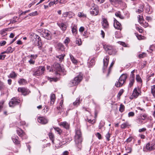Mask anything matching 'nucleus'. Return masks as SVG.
I'll use <instances>...</instances> for the list:
<instances>
[{
    "label": "nucleus",
    "instance_id": "nucleus-1",
    "mask_svg": "<svg viewBox=\"0 0 155 155\" xmlns=\"http://www.w3.org/2000/svg\"><path fill=\"white\" fill-rule=\"evenodd\" d=\"M82 138L81 131L80 130L76 131L74 141L76 147L78 150H80L82 148L81 143L82 141Z\"/></svg>",
    "mask_w": 155,
    "mask_h": 155
},
{
    "label": "nucleus",
    "instance_id": "nucleus-2",
    "mask_svg": "<svg viewBox=\"0 0 155 155\" xmlns=\"http://www.w3.org/2000/svg\"><path fill=\"white\" fill-rule=\"evenodd\" d=\"M45 70V68L44 66L38 67L33 71V75L35 77L44 74Z\"/></svg>",
    "mask_w": 155,
    "mask_h": 155
},
{
    "label": "nucleus",
    "instance_id": "nucleus-3",
    "mask_svg": "<svg viewBox=\"0 0 155 155\" xmlns=\"http://www.w3.org/2000/svg\"><path fill=\"white\" fill-rule=\"evenodd\" d=\"M32 43L35 45L41 46L42 45L41 40L39 36L35 34L31 35Z\"/></svg>",
    "mask_w": 155,
    "mask_h": 155
},
{
    "label": "nucleus",
    "instance_id": "nucleus-4",
    "mask_svg": "<svg viewBox=\"0 0 155 155\" xmlns=\"http://www.w3.org/2000/svg\"><path fill=\"white\" fill-rule=\"evenodd\" d=\"M82 76L81 75H79L75 77L73 80L71 81L68 84L69 86L72 87L78 85L82 80Z\"/></svg>",
    "mask_w": 155,
    "mask_h": 155
},
{
    "label": "nucleus",
    "instance_id": "nucleus-5",
    "mask_svg": "<svg viewBox=\"0 0 155 155\" xmlns=\"http://www.w3.org/2000/svg\"><path fill=\"white\" fill-rule=\"evenodd\" d=\"M127 78V76L125 74H122L120 77L118 81L115 83V86L117 87L122 86L125 83Z\"/></svg>",
    "mask_w": 155,
    "mask_h": 155
},
{
    "label": "nucleus",
    "instance_id": "nucleus-6",
    "mask_svg": "<svg viewBox=\"0 0 155 155\" xmlns=\"http://www.w3.org/2000/svg\"><path fill=\"white\" fill-rule=\"evenodd\" d=\"M90 14L91 15L94 16L97 15L99 13L98 7L94 3L92 4L90 9Z\"/></svg>",
    "mask_w": 155,
    "mask_h": 155
},
{
    "label": "nucleus",
    "instance_id": "nucleus-7",
    "mask_svg": "<svg viewBox=\"0 0 155 155\" xmlns=\"http://www.w3.org/2000/svg\"><path fill=\"white\" fill-rule=\"evenodd\" d=\"M21 102V100L18 99L17 97H13L11 99L9 103L10 107H14L16 105L18 104Z\"/></svg>",
    "mask_w": 155,
    "mask_h": 155
},
{
    "label": "nucleus",
    "instance_id": "nucleus-8",
    "mask_svg": "<svg viewBox=\"0 0 155 155\" xmlns=\"http://www.w3.org/2000/svg\"><path fill=\"white\" fill-rule=\"evenodd\" d=\"M18 92H21L25 96L31 92L28 89L25 87H18Z\"/></svg>",
    "mask_w": 155,
    "mask_h": 155
},
{
    "label": "nucleus",
    "instance_id": "nucleus-9",
    "mask_svg": "<svg viewBox=\"0 0 155 155\" xmlns=\"http://www.w3.org/2000/svg\"><path fill=\"white\" fill-rule=\"evenodd\" d=\"M140 91L139 88L137 89L135 88L134 90L133 93L132 94V97H130V98L132 99L134 98H137L140 94Z\"/></svg>",
    "mask_w": 155,
    "mask_h": 155
},
{
    "label": "nucleus",
    "instance_id": "nucleus-10",
    "mask_svg": "<svg viewBox=\"0 0 155 155\" xmlns=\"http://www.w3.org/2000/svg\"><path fill=\"white\" fill-rule=\"evenodd\" d=\"M62 71V69L60 64L58 63H54L53 65L52 71Z\"/></svg>",
    "mask_w": 155,
    "mask_h": 155
},
{
    "label": "nucleus",
    "instance_id": "nucleus-11",
    "mask_svg": "<svg viewBox=\"0 0 155 155\" xmlns=\"http://www.w3.org/2000/svg\"><path fill=\"white\" fill-rule=\"evenodd\" d=\"M101 23L103 27L105 29H107L109 28V23L106 18H102Z\"/></svg>",
    "mask_w": 155,
    "mask_h": 155
},
{
    "label": "nucleus",
    "instance_id": "nucleus-12",
    "mask_svg": "<svg viewBox=\"0 0 155 155\" xmlns=\"http://www.w3.org/2000/svg\"><path fill=\"white\" fill-rule=\"evenodd\" d=\"M38 122L41 124H47L48 120L45 117H39L38 118Z\"/></svg>",
    "mask_w": 155,
    "mask_h": 155
},
{
    "label": "nucleus",
    "instance_id": "nucleus-13",
    "mask_svg": "<svg viewBox=\"0 0 155 155\" xmlns=\"http://www.w3.org/2000/svg\"><path fill=\"white\" fill-rule=\"evenodd\" d=\"M114 25L115 29L120 30L121 29V26L120 23L118 22L115 19H114Z\"/></svg>",
    "mask_w": 155,
    "mask_h": 155
},
{
    "label": "nucleus",
    "instance_id": "nucleus-14",
    "mask_svg": "<svg viewBox=\"0 0 155 155\" xmlns=\"http://www.w3.org/2000/svg\"><path fill=\"white\" fill-rule=\"evenodd\" d=\"M66 142L62 141H60L59 140H57L56 141L55 143V146L56 147L58 148L62 146L64 144L66 143Z\"/></svg>",
    "mask_w": 155,
    "mask_h": 155
},
{
    "label": "nucleus",
    "instance_id": "nucleus-15",
    "mask_svg": "<svg viewBox=\"0 0 155 155\" xmlns=\"http://www.w3.org/2000/svg\"><path fill=\"white\" fill-rule=\"evenodd\" d=\"M17 132L18 135L20 137H21L22 139L25 138L24 137L25 134L23 131L21 129L18 128L16 130ZM25 138H26L25 137Z\"/></svg>",
    "mask_w": 155,
    "mask_h": 155
},
{
    "label": "nucleus",
    "instance_id": "nucleus-16",
    "mask_svg": "<svg viewBox=\"0 0 155 155\" xmlns=\"http://www.w3.org/2000/svg\"><path fill=\"white\" fill-rule=\"evenodd\" d=\"M59 125L67 129H69L70 126L69 124L66 121L61 122L59 123Z\"/></svg>",
    "mask_w": 155,
    "mask_h": 155
},
{
    "label": "nucleus",
    "instance_id": "nucleus-17",
    "mask_svg": "<svg viewBox=\"0 0 155 155\" xmlns=\"http://www.w3.org/2000/svg\"><path fill=\"white\" fill-rule=\"evenodd\" d=\"M18 139V137L16 135H14L12 137V140L13 142L16 144H19L20 143V142Z\"/></svg>",
    "mask_w": 155,
    "mask_h": 155
},
{
    "label": "nucleus",
    "instance_id": "nucleus-18",
    "mask_svg": "<svg viewBox=\"0 0 155 155\" xmlns=\"http://www.w3.org/2000/svg\"><path fill=\"white\" fill-rule=\"evenodd\" d=\"M109 58L108 56H107L105 57V58L104 59L103 61L104 66V69L105 68H106L108 64Z\"/></svg>",
    "mask_w": 155,
    "mask_h": 155
},
{
    "label": "nucleus",
    "instance_id": "nucleus-19",
    "mask_svg": "<svg viewBox=\"0 0 155 155\" xmlns=\"http://www.w3.org/2000/svg\"><path fill=\"white\" fill-rule=\"evenodd\" d=\"M48 30H46L44 29H37V31L41 34V35H42L43 37L44 36V35L47 33L48 32Z\"/></svg>",
    "mask_w": 155,
    "mask_h": 155
},
{
    "label": "nucleus",
    "instance_id": "nucleus-20",
    "mask_svg": "<svg viewBox=\"0 0 155 155\" xmlns=\"http://www.w3.org/2000/svg\"><path fill=\"white\" fill-rule=\"evenodd\" d=\"M43 37L48 40H50L51 38V35L50 32L48 31L46 34L44 35Z\"/></svg>",
    "mask_w": 155,
    "mask_h": 155
},
{
    "label": "nucleus",
    "instance_id": "nucleus-21",
    "mask_svg": "<svg viewBox=\"0 0 155 155\" xmlns=\"http://www.w3.org/2000/svg\"><path fill=\"white\" fill-rule=\"evenodd\" d=\"M134 78L133 75H132L131 76H130V83L129 84V86L130 87H132L134 82Z\"/></svg>",
    "mask_w": 155,
    "mask_h": 155
},
{
    "label": "nucleus",
    "instance_id": "nucleus-22",
    "mask_svg": "<svg viewBox=\"0 0 155 155\" xmlns=\"http://www.w3.org/2000/svg\"><path fill=\"white\" fill-rule=\"evenodd\" d=\"M130 126V124L128 122H126L122 124L121 125V128L123 129H124L126 127H129Z\"/></svg>",
    "mask_w": 155,
    "mask_h": 155
},
{
    "label": "nucleus",
    "instance_id": "nucleus-23",
    "mask_svg": "<svg viewBox=\"0 0 155 155\" xmlns=\"http://www.w3.org/2000/svg\"><path fill=\"white\" fill-rule=\"evenodd\" d=\"M112 48V47L108 45H103V48L105 51H107L108 53V51H110L111 49Z\"/></svg>",
    "mask_w": 155,
    "mask_h": 155
},
{
    "label": "nucleus",
    "instance_id": "nucleus-24",
    "mask_svg": "<svg viewBox=\"0 0 155 155\" xmlns=\"http://www.w3.org/2000/svg\"><path fill=\"white\" fill-rule=\"evenodd\" d=\"M55 94H51L50 97V105H52L54 104L55 101Z\"/></svg>",
    "mask_w": 155,
    "mask_h": 155
},
{
    "label": "nucleus",
    "instance_id": "nucleus-25",
    "mask_svg": "<svg viewBox=\"0 0 155 155\" xmlns=\"http://www.w3.org/2000/svg\"><path fill=\"white\" fill-rule=\"evenodd\" d=\"M146 12L149 14H151L152 12V11L150 6L148 5H146Z\"/></svg>",
    "mask_w": 155,
    "mask_h": 155
},
{
    "label": "nucleus",
    "instance_id": "nucleus-26",
    "mask_svg": "<svg viewBox=\"0 0 155 155\" xmlns=\"http://www.w3.org/2000/svg\"><path fill=\"white\" fill-rule=\"evenodd\" d=\"M65 55L64 54H62L61 55H57L56 57L58 59L59 61L61 62L64 59Z\"/></svg>",
    "mask_w": 155,
    "mask_h": 155
},
{
    "label": "nucleus",
    "instance_id": "nucleus-27",
    "mask_svg": "<svg viewBox=\"0 0 155 155\" xmlns=\"http://www.w3.org/2000/svg\"><path fill=\"white\" fill-rule=\"evenodd\" d=\"M115 15L116 17L119 18L121 19H123L124 18V16L121 15L120 11H118L117 12L115 13Z\"/></svg>",
    "mask_w": 155,
    "mask_h": 155
},
{
    "label": "nucleus",
    "instance_id": "nucleus-28",
    "mask_svg": "<svg viewBox=\"0 0 155 155\" xmlns=\"http://www.w3.org/2000/svg\"><path fill=\"white\" fill-rule=\"evenodd\" d=\"M117 52V51L116 50L112 47L110 51H108V53L110 55H115L116 54Z\"/></svg>",
    "mask_w": 155,
    "mask_h": 155
},
{
    "label": "nucleus",
    "instance_id": "nucleus-29",
    "mask_svg": "<svg viewBox=\"0 0 155 155\" xmlns=\"http://www.w3.org/2000/svg\"><path fill=\"white\" fill-rule=\"evenodd\" d=\"M109 1L112 5H114L116 3L120 4L122 2V0H109Z\"/></svg>",
    "mask_w": 155,
    "mask_h": 155
},
{
    "label": "nucleus",
    "instance_id": "nucleus-30",
    "mask_svg": "<svg viewBox=\"0 0 155 155\" xmlns=\"http://www.w3.org/2000/svg\"><path fill=\"white\" fill-rule=\"evenodd\" d=\"M48 136L50 139L51 140L52 143L53 144H54V134L51 132H50L48 134Z\"/></svg>",
    "mask_w": 155,
    "mask_h": 155
},
{
    "label": "nucleus",
    "instance_id": "nucleus-31",
    "mask_svg": "<svg viewBox=\"0 0 155 155\" xmlns=\"http://www.w3.org/2000/svg\"><path fill=\"white\" fill-rule=\"evenodd\" d=\"M18 82L20 85H23L26 84L27 83V81L24 79H21L19 80Z\"/></svg>",
    "mask_w": 155,
    "mask_h": 155
},
{
    "label": "nucleus",
    "instance_id": "nucleus-32",
    "mask_svg": "<svg viewBox=\"0 0 155 155\" xmlns=\"http://www.w3.org/2000/svg\"><path fill=\"white\" fill-rule=\"evenodd\" d=\"M58 25L63 31H64L66 30V25L64 23H61L58 24Z\"/></svg>",
    "mask_w": 155,
    "mask_h": 155
},
{
    "label": "nucleus",
    "instance_id": "nucleus-33",
    "mask_svg": "<svg viewBox=\"0 0 155 155\" xmlns=\"http://www.w3.org/2000/svg\"><path fill=\"white\" fill-rule=\"evenodd\" d=\"M80 102V98H77L75 101L73 102V104L74 106L77 107L79 104Z\"/></svg>",
    "mask_w": 155,
    "mask_h": 155
},
{
    "label": "nucleus",
    "instance_id": "nucleus-34",
    "mask_svg": "<svg viewBox=\"0 0 155 155\" xmlns=\"http://www.w3.org/2000/svg\"><path fill=\"white\" fill-rule=\"evenodd\" d=\"M69 55L70 59L72 62L74 64H76L78 62L74 58L71 54H70Z\"/></svg>",
    "mask_w": 155,
    "mask_h": 155
},
{
    "label": "nucleus",
    "instance_id": "nucleus-35",
    "mask_svg": "<svg viewBox=\"0 0 155 155\" xmlns=\"http://www.w3.org/2000/svg\"><path fill=\"white\" fill-rule=\"evenodd\" d=\"M70 15H73V13L70 12H65L63 14V17L65 18L67 17L68 16H69Z\"/></svg>",
    "mask_w": 155,
    "mask_h": 155
},
{
    "label": "nucleus",
    "instance_id": "nucleus-36",
    "mask_svg": "<svg viewBox=\"0 0 155 155\" xmlns=\"http://www.w3.org/2000/svg\"><path fill=\"white\" fill-rule=\"evenodd\" d=\"M16 74L14 71L12 72L9 75V78H14L17 77Z\"/></svg>",
    "mask_w": 155,
    "mask_h": 155
},
{
    "label": "nucleus",
    "instance_id": "nucleus-37",
    "mask_svg": "<svg viewBox=\"0 0 155 155\" xmlns=\"http://www.w3.org/2000/svg\"><path fill=\"white\" fill-rule=\"evenodd\" d=\"M143 5H141L139 7V8L137 10L136 12L139 13L143 12Z\"/></svg>",
    "mask_w": 155,
    "mask_h": 155
},
{
    "label": "nucleus",
    "instance_id": "nucleus-38",
    "mask_svg": "<svg viewBox=\"0 0 155 155\" xmlns=\"http://www.w3.org/2000/svg\"><path fill=\"white\" fill-rule=\"evenodd\" d=\"M105 122L103 120H101L100 122L99 126V129H101L104 125Z\"/></svg>",
    "mask_w": 155,
    "mask_h": 155
},
{
    "label": "nucleus",
    "instance_id": "nucleus-39",
    "mask_svg": "<svg viewBox=\"0 0 155 155\" xmlns=\"http://www.w3.org/2000/svg\"><path fill=\"white\" fill-rule=\"evenodd\" d=\"M54 129L56 131L58 134L60 135L62 133V131L61 129L58 127H56L54 128Z\"/></svg>",
    "mask_w": 155,
    "mask_h": 155
},
{
    "label": "nucleus",
    "instance_id": "nucleus-40",
    "mask_svg": "<svg viewBox=\"0 0 155 155\" xmlns=\"http://www.w3.org/2000/svg\"><path fill=\"white\" fill-rule=\"evenodd\" d=\"M125 107L124 105L121 104L120 105V107L119 110L121 112H122L124 110Z\"/></svg>",
    "mask_w": 155,
    "mask_h": 155
},
{
    "label": "nucleus",
    "instance_id": "nucleus-41",
    "mask_svg": "<svg viewBox=\"0 0 155 155\" xmlns=\"http://www.w3.org/2000/svg\"><path fill=\"white\" fill-rule=\"evenodd\" d=\"M6 50L7 51V54H8L9 53H12L14 51V50L13 49H12L11 47H9L7 48Z\"/></svg>",
    "mask_w": 155,
    "mask_h": 155
},
{
    "label": "nucleus",
    "instance_id": "nucleus-42",
    "mask_svg": "<svg viewBox=\"0 0 155 155\" xmlns=\"http://www.w3.org/2000/svg\"><path fill=\"white\" fill-rule=\"evenodd\" d=\"M146 147L148 150L149 151L152 150V148L150 147V143H148L146 144Z\"/></svg>",
    "mask_w": 155,
    "mask_h": 155
},
{
    "label": "nucleus",
    "instance_id": "nucleus-43",
    "mask_svg": "<svg viewBox=\"0 0 155 155\" xmlns=\"http://www.w3.org/2000/svg\"><path fill=\"white\" fill-rule=\"evenodd\" d=\"M136 80L138 82H142L141 79L139 74L136 75Z\"/></svg>",
    "mask_w": 155,
    "mask_h": 155
},
{
    "label": "nucleus",
    "instance_id": "nucleus-44",
    "mask_svg": "<svg viewBox=\"0 0 155 155\" xmlns=\"http://www.w3.org/2000/svg\"><path fill=\"white\" fill-rule=\"evenodd\" d=\"M38 15V12L37 11H35V12H33L29 13L28 14V15L29 16H35Z\"/></svg>",
    "mask_w": 155,
    "mask_h": 155
},
{
    "label": "nucleus",
    "instance_id": "nucleus-45",
    "mask_svg": "<svg viewBox=\"0 0 155 155\" xmlns=\"http://www.w3.org/2000/svg\"><path fill=\"white\" fill-rule=\"evenodd\" d=\"M72 33L74 35H75L76 34L77 32V30L76 28V27L75 26L73 27L72 28Z\"/></svg>",
    "mask_w": 155,
    "mask_h": 155
},
{
    "label": "nucleus",
    "instance_id": "nucleus-46",
    "mask_svg": "<svg viewBox=\"0 0 155 155\" xmlns=\"http://www.w3.org/2000/svg\"><path fill=\"white\" fill-rule=\"evenodd\" d=\"M94 64V59L93 58L90 61L89 63V66L90 67L92 66Z\"/></svg>",
    "mask_w": 155,
    "mask_h": 155
},
{
    "label": "nucleus",
    "instance_id": "nucleus-47",
    "mask_svg": "<svg viewBox=\"0 0 155 155\" xmlns=\"http://www.w3.org/2000/svg\"><path fill=\"white\" fill-rule=\"evenodd\" d=\"M17 18V17H14L12 19L10 20V23H14L16 22L17 21L16 20Z\"/></svg>",
    "mask_w": 155,
    "mask_h": 155
},
{
    "label": "nucleus",
    "instance_id": "nucleus-48",
    "mask_svg": "<svg viewBox=\"0 0 155 155\" xmlns=\"http://www.w3.org/2000/svg\"><path fill=\"white\" fill-rule=\"evenodd\" d=\"M140 24L145 28L147 27L149 25L146 22H145L144 23H143V22H140Z\"/></svg>",
    "mask_w": 155,
    "mask_h": 155
},
{
    "label": "nucleus",
    "instance_id": "nucleus-49",
    "mask_svg": "<svg viewBox=\"0 0 155 155\" xmlns=\"http://www.w3.org/2000/svg\"><path fill=\"white\" fill-rule=\"evenodd\" d=\"M76 43L78 45H80L82 44V41H81V39L80 38L77 39L76 40Z\"/></svg>",
    "mask_w": 155,
    "mask_h": 155
},
{
    "label": "nucleus",
    "instance_id": "nucleus-50",
    "mask_svg": "<svg viewBox=\"0 0 155 155\" xmlns=\"http://www.w3.org/2000/svg\"><path fill=\"white\" fill-rule=\"evenodd\" d=\"M5 85L3 82L0 81V90L4 89L5 87Z\"/></svg>",
    "mask_w": 155,
    "mask_h": 155
},
{
    "label": "nucleus",
    "instance_id": "nucleus-51",
    "mask_svg": "<svg viewBox=\"0 0 155 155\" xmlns=\"http://www.w3.org/2000/svg\"><path fill=\"white\" fill-rule=\"evenodd\" d=\"M154 46L153 45H151L150 46V48L147 51L149 52L150 53H151L153 51V50L154 49Z\"/></svg>",
    "mask_w": 155,
    "mask_h": 155
},
{
    "label": "nucleus",
    "instance_id": "nucleus-52",
    "mask_svg": "<svg viewBox=\"0 0 155 155\" xmlns=\"http://www.w3.org/2000/svg\"><path fill=\"white\" fill-rule=\"evenodd\" d=\"M78 16L79 17H86V15L81 12L78 13Z\"/></svg>",
    "mask_w": 155,
    "mask_h": 155
},
{
    "label": "nucleus",
    "instance_id": "nucleus-53",
    "mask_svg": "<svg viewBox=\"0 0 155 155\" xmlns=\"http://www.w3.org/2000/svg\"><path fill=\"white\" fill-rule=\"evenodd\" d=\"M69 41V38L68 37H66L64 41V43L66 45H67L68 44Z\"/></svg>",
    "mask_w": 155,
    "mask_h": 155
},
{
    "label": "nucleus",
    "instance_id": "nucleus-54",
    "mask_svg": "<svg viewBox=\"0 0 155 155\" xmlns=\"http://www.w3.org/2000/svg\"><path fill=\"white\" fill-rule=\"evenodd\" d=\"M146 56V54L145 53H143L142 54H140L139 55L138 57L139 58H143Z\"/></svg>",
    "mask_w": 155,
    "mask_h": 155
},
{
    "label": "nucleus",
    "instance_id": "nucleus-55",
    "mask_svg": "<svg viewBox=\"0 0 155 155\" xmlns=\"http://www.w3.org/2000/svg\"><path fill=\"white\" fill-rule=\"evenodd\" d=\"M132 148L130 147H128L127 148H126V150L127 151V152L128 153H131L132 151Z\"/></svg>",
    "mask_w": 155,
    "mask_h": 155
},
{
    "label": "nucleus",
    "instance_id": "nucleus-56",
    "mask_svg": "<svg viewBox=\"0 0 155 155\" xmlns=\"http://www.w3.org/2000/svg\"><path fill=\"white\" fill-rule=\"evenodd\" d=\"M138 21L140 23V22H142L141 21H142L144 20L143 16H141L140 15L138 16Z\"/></svg>",
    "mask_w": 155,
    "mask_h": 155
},
{
    "label": "nucleus",
    "instance_id": "nucleus-57",
    "mask_svg": "<svg viewBox=\"0 0 155 155\" xmlns=\"http://www.w3.org/2000/svg\"><path fill=\"white\" fill-rule=\"evenodd\" d=\"M110 135L109 132H108L106 135L105 137L107 139V140L109 141L110 140Z\"/></svg>",
    "mask_w": 155,
    "mask_h": 155
},
{
    "label": "nucleus",
    "instance_id": "nucleus-58",
    "mask_svg": "<svg viewBox=\"0 0 155 155\" xmlns=\"http://www.w3.org/2000/svg\"><path fill=\"white\" fill-rule=\"evenodd\" d=\"M146 19L148 22L151 21L152 20V18L150 16H146Z\"/></svg>",
    "mask_w": 155,
    "mask_h": 155
},
{
    "label": "nucleus",
    "instance_id": "nucleus-59",
    "mask_svg": "<svg viewBox=\"0 0 155 155\" xmlns=\"http://www.w3.org/2000/svg\"><path fill=\"white\" fill-rule=\"evenodd\" d=\"M124 91L123 89L120 90V91H119V93H118L117 96L120 97L121 95L123 94V93L124 92Z\"/></svg>",
    "mask_w": 155,
    "mask_h": 155
},
{
    "label": "nucleus",
    "instance_id": "nucleus-60",
    "mask_svg": "<svg viewBox=\"0 0 155 155\" xmlns=\"http://www.w3.org/2000/svg\"><path fill=\"white\" fill-rule=\"evenodd\" d=\"M28 62L30 64H34L35 63V61L33 59L30 58V60L28 61Z\"/></svg>",
    "mask_w": 155,
    "mask_h": 155
},
{
    "label": "nucleus",
    "instance_id": "nucleus-61",
    "mask_svg": "<svg viewBox=\"0 0 155 155\" xmlns=\"http://www.w3.org/2000/svg\"><path fill=\"white\" fill-rule=\"evenodd\" d=\"M30 57L31 58V59H33V60H34L37 58V55L36 54H31L30 56Z\"/></svg>",
    "mask_w": 155,
    "mask_h": 155
},
{
    "label": "nucleus",
    "instance_id": "nucleus-62",
    "mask_svg": "<svg viewBox=\"0 0 155 155\" xmlns=\"http://www.w3.org/2000/svg\"><path fill=\"white\" fill-rule=\"evenodd\" d=\"M146 130V128H145V127H144V128H141V129H139V130H138V131L140 133H141V132H144Z\"/></svg>",
    "mask_w": 155,
    "mask_h": 155
},
{
    "label": "nucleus",
    "instance_id": "nucleus-63",
    "mask_svg": "<svg viewBox=\"0 0 155 155\" xmlns=\"http://www.w3.org/2000/svg\"><path fill=\"white\" fill-rule=\"evenodd\" d=\"M150 145V147L152 148V150H153L155 149V143H152Z\"/></svg>",
    "mask_w": 155,
    "mask_h": 155
},
{
    "label": "nucleus",
    "instance_id": "nucleus-64",
    "mask_svg": "<svg viewBox=\"0 0 155 155\" xmlns=\"http://www.w3.org/2000/svg\"><path fill=\"white\" fill-rule=\"evenodd\" d=\"M155 92V85H154L151 87V92L153 93Z\"/></svg>",
    "mask_w": 155,
    "mask_h": 155
}]
</instances>
